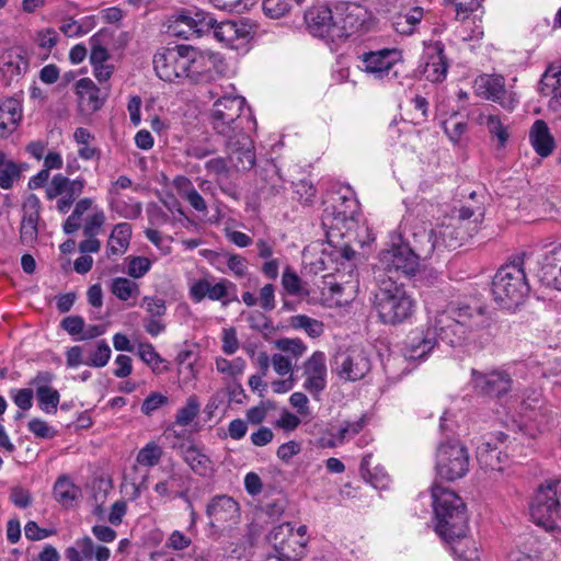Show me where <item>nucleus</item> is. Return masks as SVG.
<instances>
[{
	"instance_id": "obj_1",
	"label": "nucleus",
	"mask_w": 561,
	"mask_h": 561,
	"mask_svg": "<svg viewBox=\"0 0 561 561\" xmlns=\"http://www.w3.org/2000/svg\"><path fill=\"white\" fill-rule=\"evenodd\" d=\"M488 325L489 317L483 307L449 302L445 309L436 312L431 327L409 334L403 356L408 360L425 359L435 347L437 339L450 346H460L474 332Z\"/></svg>"
},
{
	"instance_id": "obj_2",
	"label": "nucleus",
	"mask_w": 561,
	"mask_h": 561,
	"mask_svg": "<svg viewBox=\"0 0 561 561\" xmlns=\"http://www.w3.org/2000/svg\"><path fill=\"white\" fill-rule=\"evenodd\" d=\"M376 289L373 291L371 306L379 321L396 325L411 319L416 309V301L404 285L392 276H374Z\"/></svg>"
},
{
	"instance_id": "obj_3",
	"label": "nucleus",
	"mask_w": 561,
	"mask_h": 561,
	"mask_svg": "<svg viewBox=\"0 0 561 561\" xmlns=\"http://www.w3.org/2000/svg\"><path fill=\"white\" fill-rule=\"evenodd\" d=\"M436 533L447 542L462 539L468 530V516L463 501L454 492L438 484L432 486Z\"/></svg>"
},
{
	"instance_id": "obj_4",
	"label": "nucleus",
	"mask_w": 561,
	"mask_h": 561,
	"mask_svg": "<svg viewBox=\"0 0 561 561\" xmlns=\"http://www.w3.org/2000/svg\"><path fill=\"white\" fill-rule=\"evenodd\" d=\"M523 265L524 256H516L501 266L493 277L492 294L503 308L518 306L529 291Z\"/></svg>"
},
{
	"instance_id": "obj_5",
	"label": "nucleus",
	"mask_w": 561,
	"mask_h": 561,
	"mask_svg": "<svg viewBox=\"0 0 561 561\" xmlns=\"http://www.w3.org/2000/svg\"><path fill=\"white\" fill-rule=\"evenodd\" d=\"M181 21L194 33L202 35L213 31L214 37L227 47L239 49L251 38V27L242 21L217 22L210 14L196 13L195 16H181Z\"/></svg>"
},
{
	"instance_id": "obj_6",
	"label": "nucleus",
	"mask_w": 561,
	"mask_h": 561,
	"mask_svg": "<svg viewBox=\"0 0 561 561\" xmlns=\"http://www.w3.org/2000/svg\"><path fill=\"white\" fill-rule=\"evenodd\" d=\"M398 240L399 242H396L393 239L389 248L380 251L374 276L394 278L400 274L409 277L415 275L420 266L417 254L413 251L408 237L403 240L402 234H399Z\"/></svg>"
},
{
	"instance_id": "obj_7",
	"label": "nucleus",
	"mask_w": 561,
	"mask_h": 561,
	"mask_svg": "<svg viewBox=\"0 0 561 561\" xmlns=\"http://www.w3.org/2000/svg\"><path fill=\"white\" fill-rule=\"evenodd\" d=\"M245 100L240 95H226L218 99L209 112V123L218 136L226 138L244 134L243 116Z\"/></svg>"
},
{
	"instance_id": "obj_8",
	"label": "nucleus",
	"mask_w": 561,
	"mask_h": 561,
	"mask_svg": "<svg viewBox=\"0 0 561 561\" xmlns=\"http://www.w3.org/2000/svg\"><path fill=\"white\" fill-rule=\"evenodd\" d=\"M470 466L468 448L459 440H446L437 446L435 455V471L446 481L463 478Z\"/></svg>"
},
{
	"instance_id": "obj_9",
	"label": "nucleus",
	"mask_w": 561,
	"mask_h": 561,
	"mask_svg": "<svg viewBox=\"0 0 561 561\" xmlns=\"http://www.w3.org/2000/svg\"><path fill=\"white\" fill-rule=\"evenodd\" d=\"M222 65L219 54L187 45L184 79L196 84L213 82L219 77Z\"/></svg>"
},
{
	"instance_id": "obj_10",
	"label": "nucleus",
	"mask_w": 561,
	"mask_h": 561,
	"mask_svg": "<svg viewBox=\"0 0 561 561\" xmlns=\"http://www.w3.org/2000/svg\"><path fill=\"white\" fill-rule=\"evenodd\" d=\"M276 556H270L265 561H296L306 554L307 538L294 534L291 523H283L273 528L268 535Z\"/></svg>"
},
{
	"instance_id": "obj_11",
	"label": "nucleus",
	"mask_w": 561,
	"mask_h": 561,
	"mask_svg": "<svg viewBox=\"0 0 561 561\" xmlns=\"http://www.w3.org/2000/svg\"><path fill=\"white\" fill-rule=\"evenodd\" d=\"M187 45L159 49L152 59L156 75L165 82L184 79Z\"/></svg>"
},
{
	"instance_id": "obj_12",
	"label": "nucleus",
	"mask_w": 561,
	"mask_h": 561,
	"mask_svg": "<svg viewBox=\"0 0 561 561\" xmlns=\"http://www.w3.org/2000/svg\"><path fill=\"white\" fill-rule=\"evenodd\" d=\"M463 241L462 237L453 238V229L449 226H443L438 229L426 230L421 228L412 233V241L409 240L413 251L420 259L430 256L437 247L456 248Z\"/></svg>"
},
{
	"instance_id": "obj_13",
	"label": "nucleus",
	"mask_w": 561,
	"mask_h": 561,
	"mask_svg": "<svg viewBox=\"0 0 561 561\" xmlns=\"http://www.w3.org/2000/svg\"><path fill=\"white\" fill-rule=\"evenodd\" d=\"M560 508L552 485L548 481L540 484L530 504V516L534 523L547 530H553Z\"/></svg>"
},
{
	"instance_id": "obj_14",
	"label": "nucleus",
	"mask_w": 561,
	"mask_h": 561,
	"mask_svg": "<svg viewBox=\"0 0 561 561\" xmlns=\"http://www.w3.org/2000/svg\"><path fill=\"white\" fill-rule=\"evenodd\" d=\"M478 96L500 104L503 108L513 111L518 103L516 94L505 87V78L501 75H481L473 82Z\"/></svg>"
},
{
	"instance_id": "obj_15",
	"label": "nucleus",
	"mask_w": 561,
	"mask_h": 561,
	"mask_svg": "<svg viewBox=\"0 0 561 561\" xmlns=\"http://www.w3.org/2000/svg\"><path fill=\"white\" fill-rule=\"evenodd\" d=\"M370 367L368 354L363 348L353 347L335 356L333 370L345 381H357L369 373Z\"/></svg>"
},
{
	"instance_id": "obj_16",
	"label": "nucleus",
	"mask_w": 561,
	"mask_h": 561,
	"mask_svg": "<svg viewBox=\"0 0 561 561\" xmlns=\"http://www.w3.org/2000/svg\"><path fill=\"white\" fill-rule=\"evenodd\" d=\"M471 383L473 390L482 396L497 398L507 393L512 388V378L503 369L480 371L471 369Z\"/></svg>"
},
{
	"instance_id": "obj_17",
	"label": "nucleus",
	"mask_w": 561,
	"mask_h": 561,
	"mask_svg": "<svg viewBox=\"0 0 561 561\" xmlns=\"http://www.w3.org/2000/svg\"><path fill=\"white\" fill-rule=\"evenodd\" d=\"M335 25H333V42L346 39L356 33L364 23L363 8L352 2H341L334 5Z\"/></svg>"
},
{
	"instance_id": "obj_18",
	"label": "nucleus",
	"mask_w": 561,
	"mask_h": 561,
	"mask_svg": "<svg viewBox=\"0 0 561 561\" xmlns=\"http://www.w3.org/2000/svg\"><path fill=\"white\" fill-rule=\"evenodd\" d=\"M236 285L222 278L217 283H213L207 278H199L195 280L190 287V296L195 302H201L203 299L219 300L222 306H227L230 301L237 300Z\"/></svg>"
},
{
	"instance_id": "obj_19",
	"label": "nucleus",
	"mask_w": 561,
	"mask_h": 561,
	"mask_svg": "<svg viewBox=\"0 0 561 561\" xmlns=\"http://www.w3.org/2000/svg\"><path fill=\"white\" fill-rule=\"evenodd\" d=\"M225 150L227 160L237 171H248L254 167V146L248 134H237V136L226 138Z\"/></svg>"
},
{
	"instance_id": "obj_20",
	"label": "nucleus",
	"mask_w": 561,
	"mask_h": 561,
	"mask_svg": "<svg viewBox=\"0 0 561 561\" xmlns=\"http://www.w3.org/2000/svg\"><path fill=\"white\" fill-rule=\"evenodd\" d=\"M42 204L35 194H30L22 205L20 225V241L26 247H33L38 237Z\"/></svg>"
},
{
	"instance_id": "obj_21",
	"label": "nucleus",
	"mask_w": 561,
	"mask_h": 561,
	"mask_svg": "<svg viewBox=\"0 0 561 561\" xmlns=\"http://www.w3.org/2000/svg\"><path fill=\"white\" fill-rule=\"evenodd\" d=\"M207 515L210 526L225 529L239 520V504L230 496L217 495L207 505Z\"/></svg>"
},
{
	"instance_id": "obj_22",
	"label": "nucleus",
	"mask_w": 561,
	"mask_h": 561,
	"mask_svg": "<svg viewBox=\"0 0 561 561\" xmlns=\"http://www.w3.org/2000/svg\"><path fill=\"white\" fill-rule=\"evenodd\" d=\"M307 28L316 37L333 42V25H335L334 8L318 5L305 13Z\"/></svg>"
},
{
	"instance_id": "obj_23",
	"label": "nucleus",
	"mask_w": 561,
	"mask_h": 561,
	"mask_svg": "<svg viewBox=\"0 0 561 561\" xmlns=\"http://www.w3.org/2000/svg\"><path fill=\"white\" fill-rule=\"evenodd\" d=\"M306 380L304 388L309 393L318 397L327 387L325 355L322 352H314L304 364Z\"/></svg>"
},
{
	"instance_id": "obj_24",
	"label": "nucleus",
	"mask_w": 561,
	"mask_h": 561,
	"mask_svg": "<svg viewBox=\"0 0 561 561\" xmlns=\"http://www.w3.org/2000/svg\"><path fill=\"white\" fill-rule=\"evenodd\" d=\"M397 60L398 51L396 49L369 51L362 56L359 68L377 79H382L389 76Z\"/></svg>"
},
{
	"instance_id": "obj_25",
	"label": "nucleus",
	"mask_w": 561,
	"mask_h": 561,
	"mask_svg": "<svg viewBox=\"0 0 561 561\" xmlns=\"http://www.w3.org/2000/svg\"><path fill=\"white\" fill-rule=\"evenodd\" d=\"M65 557L68 561H108L111 550L101 545H95L89 536H84L75 541L73 546L65 550Z\"/></svg>"
},
{
	"instance_id": "obj_26",
	"label": "nucleus",
	"mask_w": 561,
	"mask_h": 561,
	"mask_svg": "<svg viewBox=\"0 0 561 561\" xmlns=\"http://www.w3.org/2000/svg\"><path fill=\"white\" fill-rule=\"evenodd\" d=\"M539 91L550 96L549 108L561 115V64L548 67L541 77Z\"/></svg>"
},
{
	"instance_id": "obj_27",
	"label": "nucleus",
	"mask_w": 561,
	"mask_h": 561,
	"mask_svg": "<svg viewBox=\"0 0 561 561\" xmlns=\"http://www.w3.org/2000/svg\"><path fill=\"white\" fill-rule=\"evenodd\" d=\"M539 278L546 286L561 290V243L545 255Z\"/></svg>"
},
{
	"instance_id": "obj_28",
	"label": "nucleus",
	"mask_w": 561,
	"mask_h": 561,
	"mask_svg": "<svg viewBox=\"0 0 561 561\" xmlns=\"http://www.w3.org/2000/svg\"><path fill=\"white\" fill-rule=\"evenodd\" d=\"M477 461L484 471H502L507 462V455L491 440H483L477 447Z\"/></svg>"
},
{
	"instance_id": "obj_29",
	"label": "nucleus",
	"mask_w": 561,
	"mask_h": 561,
	"mask_svg": "<svg viewBox=\"0 0 561 561\" xmlns=\"http://www.w3.org/2000/svg\"><path fill=\"white\" fill-rule=\"evenodd\" d=\"M205 170L208 175L214 176L220 191L227 196L238 201L240 198L239 192L233 186L225 184V181L230 178L231 168L227 163V159L216 157L209 159L205 163Z\"/></svg>"
},
{
	"instance_id": "obj_30",
	"label": "nucleus",
	"mask_w": 561,
	"mask_h": 561,
	"mask_svg": "<svg viewBox=\"0 0 561 561\" xmlns=\"http://www.w3.org/2000/svg\"><path fill=\"white\" fill-rule=\"evenodd\" d=\"M98 35L90 38L92 49L90 53V62L93 67V75L100 81H107L114 71V66L108 62L110 54L107 49L98 44Z\"/></svg>"
},
{
	"instance_id": "obj_31",
	"label": "nucleus",
	"mask_w": 561,
	"mask_h": 561,
	"mask_svg": "<svg viewBox=\"0 0 561 561\" xmlns=\"http://www.w3.org/2000/svg\"><path fill=\"white\" fill-rule=\"evenodd\" d=\"M530 144L542 158L549 157L554 150V139L549 130L547 123L542 119H537L529 131Z\"/></svg>"
},
{
	"instance_id": "obj_32",
	"label": "nucleus",
	"mask_w": 561,
	"mask_h": 561,
	"mask_svg": "<svg viewBox=\"0 0 561 561\" xmlns=\"http://www.w3.org/2000/svg\"><path fill=\"white\" fill-rule=\"evenodd\" d=\"M22 118L19 100L9 98L0 103V138H5L16 128Z\"/></svg>"
},
{
	"instance_id": "obj_33",
	"label": "nucleus",
	"mask_w": 561,
	"mask_h": 561,
	"mask_svg": "<svg viewBox=\"0 0 561 561\" xmlns=\"http://www.w3.org/2000/svg\"><path fill=\"white\" fill-rule=\"evenodd\" d=\"M484 218V208L482 206H462L457 211V219L459 221L458 227L449 226L453 229V238L462 237L465 234L460 232L461 229H467L470 237L472 232L478 231L479 225Z\"/></svg>"
},
{
	"instance_id": "obj_34",
	"label": "nucleus",
	"mask_w": 561,
	"mask_h": 561,
	"mask_svg": "<svg viewBox=\"0 0 561 561\" xmlns=\"http://www.w3.org/2000/svg\"><path fill=\"white\" fill-rule=\"evenodd\" d=\"M85 185L83 179L70 180L64 174H55L46 185L45 194L48 201H53L66 194H81Z\"/></svg>"
},
{
	"instance_id": "obj_35",
	"label": "nucleus",
	"mask_w": 561,
	"mask_h": 561,
	"mask_svg": "<svg viewBox=\"0 0 561 561\" xmlns=\"http://www.w3.org/2000/svg\"><path fill=\"white\" fill-rule=\"evenodd\" d=\"M130 239L131 226L129 224L119 222L115 225L106 243V256L123 255L128 250Z\"/></svg>"
},
{
	"instance_id": "obj_36",
	"label": "nucleus",
	"mask_w": 561,
	"mask_h": 561,
	"mask_svg": "<svg viewBox=\"0 0 561 561\" xmlns=\"http://www.w3.org/2000/svg\"><path fill=\"white\" fill-rule=\"evenodd\" d=\"M434 49L435 54L430 55L423 66V76L427 81L442 82L446 78L448 66L443 45L436 43Z\"/></svg>"
},
{
	"instance_id": "obj_37",
	"label": "nucleus",
	"mask_w": 561,
	"mask_h": 561,
	"mask_svg": "<svg viewBox=\"0 0 561 561\" xmlns=\"http://www.w3.org/2000/svg\"><path fill=\"white\" fill-rule=\"evenodd\" d=\"M478 123L484 125L490 137L496 141L497 148H504L510 139L508 125L497 114H483L478 117Z\"/></svg>"
},
{
	"instance_id": "obj_38",
	"label": "nucleus",
	"mask_w": 561,
	"mask_h": 561,
	"mask_svg": "<svg viewBox=\"0 0 561 561\" xmlns=\"http://www.w3.org/2000/svg\"><path fill=\"white\" fill-rule=\"evenodd\" d=\"M154 491L160 496H171L187 500L188 480L180 472H172L168 479L154 485Z\"/></svg>"
},
{
	"instance_id": "obj_39",
	"label": "nucleus",
	"mask_w": 561,
	"mask_h": 561,
	"mask_svg": "<svg viewBox=\"0 0 561 561\" xmlns=\"http://www.w3.org/2000/svg\"><path fill=\"white\" fill-rule=\"evenodd\" d=\"M174 186L178 190L180 196L187 201L191 207L197 213L206 214L207 204L204 197L194 187L191 180L186 176H178L174 180Z\"/></svg>"
},
{
	"instance_id": "obj_40",
	"label": "nucleus",
	"mask_w": 561,
	"mask_h": 561,
	"mask_svg": "<svg viewBox=\"0 0 561 561\" xmlns=\"http://www.w3.org/2000/svg\"><path fill=\"white\" fill-rule=\"evenodd\" d=\"M181 450L184 461L195 473L199 476H207L211 471V461L209 457L196 445H182Z\"/></svg>"
},
{
	"instance_id": "obj_41",
	"label": "nucleus",
	"mask_w": 561,
	"mask_h": 561,
	"mask_svg": "<svg viewBox=\"0 0 561 561\" xmlns=\"http://www.w3.org/2000/svg\"><path fill=\"white\" fill-rule=\"evenodd\" d=\"M76 91L82 104H85L92 112L100 110L103 105V98L100 96V89L90 78H82L76 82Z\"/></svg>"
},
{
	"instance_id": "obj_42",
	"label": "nucleus",
	"mask_w": 561,
	"mask_h": 561,
	"mask_svg": "<svg viewBox=\"0 0 561 561\" xmlns=\"http://www.w3.org/2000/svg\"><path fill=\"white\" fill-rule=\"evenodd\" d=\"M21 176L22 164L9 160L7 154L0 151V187L2 190H11Z\"/></svg>"
},
{
	"instance_id": "obj_43",
	"label": "nucleus",
	"mask_w": 561,
	"mask_h": 561,
	"mask_svg": "<svg viewBox=\"0 0 561 561\" xmlns=\"http://www.w3.org/2000/svg\"><path fill=\"white\" fill-rule=\"evenodd\" d=\"M80 494V488L69 477H59L55 482L54 497L64 506L70 505Z\"/></svg>"
},
{
	"instance_id": "obj_44",
	"label": "nucleus",
	"mask_w": 561,
	"mask_h": 561,
	"mask_svg": "<svg viewBox=\"0 0 561 561\" xmlns=\"http://www.w3.org/2000/svg\"><path fill=\"white\" fill-rule=\"evenodd\" d=\"M423 18V9L415 7L405 13H399L393 18L392 25L399 34L410 35Z\"/></svg>"
},
{
	"instance_id": "obj_45",
	"label": "nucleus",
	"mask_w": 561,
	"mask_h": 561,
	"mask_svg": "<svg viewBox=\"0 0 561 561\" xmlns=\"http://www.w3.org/2000/svg\"><path fill=\"white\" fill-rule=\"evenodd\" d=\"M366 425V417L363 415L356 421L344 422L335 433H332V439L328 444L330 447L342 445L357 435Z\"/></svg>"
},
{
	"instance_id": "obj_46",
	"label": "nucleus",
	"mask_w": 561,
	"mask_h": 561,
	"mask_svg": "<svg viewBox=\"0 0 561 561\" xmlns=\"http://www.w3.org/2000/svg\"><path fill=\"white\" fill-rule=\"evenodd\" d=\"M111 291L122 301H127L139 294V286L137 283L126 278L116 277L112 280Z\"/></svg>"
},
{
	"instance_id": "obj_47",
	"label": "nucleus",
	"mask_w": 561,
	"mask_h": 561,
	"mask_svg": "<svg viewBox=\"0 0 561 561\" xmlns=\"http://www.w3.org/2000/svg\"><path fill=\"white\" fill-rule=\"evenodd\" d=\"M289 323L294 329H304L311 337H318L323 333V323L305 314L291 317Z\"/></svg>"
},
{
	"instance_id": "obj_48",
	"label": "nucleus",
	"mask_w": 561,
	"mask_h": 561,
	"mask_svg": "<svg viewBox=\"0 0 561 561\" xmlns=\"http://www.w3.org/2000/svg\"><path fill=\"white\" fill-rule=\"evenodd\" d=\"M201 404L196 396L187 398L185 405L180 408L175 414V423L180 426H187L199 413Z\"/></svg>"
},
{
	"instance_id": "obj_49",
	"label": "nucleus",
	"mask_w": 561,
	"mask_h": 561,
	"mask_svg": "<svg viewBox=\"0 0 561 561\" xmlns=\"http://www.w3.org/2000/svg\"><path fill=\"white\" fill-rule=\"evenodd\" d=\"M93 27L92 19L85 18L83 21L75 19L65 20L59 30L68 37H79L89 33Z\"/></svg>"
},
{
	"instance_id": "obj_50",
	"label": "nucleus",
	"mask_w": 561,
	"mask_h": 561,
	"mask_svg": "<svg viewBox=\"0 0 561 561\" xmlns=\"http://www.w3.org/2000/svg\"><path fill=\"white\" fill-rule=\"evenodd\" d=\"M282 286L285 291L291 296L307 295L308 291L302 287V280L298 274L287 266L282 275Z\"/></svg>"
},
{
	"instance_id": "obj_51",
	"label": "nucleus",
	"mask_w": 561,
	"mask_h": 561,
	"mask_svg": "<svg viewBox=\"0 0 561 561\" xmlns=\"http://www.w3.org/2000/svg\"><path fill=\"white\" fill-rule=\"evenodd\" d=\"M162 454V448L154 442H150L138 451L136 460L141 466L153 467L158 465Z\"/></svg>"
},
{
	"instance_id": "obj_52",
	"label": "nucleus",
	"mask_w": 561,
	"mask_h": 561,
	"mask_svg": "<svg viewBox=\"0 0 561 561\" xmlns=\"http://www.w3.org/2000/svg\"><path fill=\"white\" fill-rule=\"evenodd\" d=\"M277 350L291 355L294 358H300L307 351L306 344L300 339L282 337L274 342Z\"/></svg>"
},
{
	"instance_id": "obj_53",
	"label": "nucleus",
	"mask_w": 561,
	"mask_h": 561,
	"mask_svg": "<svg viewBox=\"0 0 561 561\" xmlns=\"http://www.w3.org/2000/svg\"><path fill=\"white\" fill-rule=\"evenodd\" d=\"M111 358V348L105 341H99L84 364L91 367H104Z\"/></svg>"
},
{
	"instance_id": "obj_54",
	"label": "nucleus",
	"mask_w": 561,
	"mask_h": 561,
	"mask_svg": "<svg viewBox=\"0 0 561 561\" xmlns=\"http://www.w3.org/2000/svg\"><path fill=\"white\" fill-rule=\"evenodd\" d=\"M336 202H340L339 204L333 206L336 215L342 220L352 219L357 209V202L352 196V193H350V195L339 194Z\"/></svg>"
},
{
	"instance_id": "obj_55",
	"label": "nucleus",
	"mask_w": 561,
	"mask_h": 561,
	"mask_svg": "<svg viewBox=\"0 0 561 561\" xmlns=\"http://www.w3.org/2000/svg\"><path fill=\"white\" fill-rule=\"evenodd\" d=\"M36 397L44 412H56L60 399L59 392L56 389H37Z\"/></svg>"
},
{
	"instance_id": "obj_56",
	"label": "nucleus",
	"mask_w": 561,
	"mask_h": 561,
	"mask_svg": "<svg viewBox=\"0 0 561 561\" xmlns=\"http://www.w3.org/2000/svg\"><path fill=\"white\" fill-rule=\"evenodd\" d=\"M295 0H263V10L265 14L273 19H278L288 13Z\"/></svg>"
},
{
	"instance_id": "obj_57",
	"label": "nucleus",
	"mask_w": 561,
	"mask_h": 561,
	"mask_svg": "<svg viewBox=\"0 0 561 561\" xmlns=\"http://www.w3.org/2000/svg\"><path fill=\"white\" fill-rule=\"evenodd\" d=\"M140 307L146 310L149 318H163L167 313L165 300L157 296H145Z\"/></svg>"
},
{
	"instance_id": "obj_58",
	"label": "nucleus",
	"mask_w": 561,
	"mask_h": 561,
	"mask_svg": "<svg viewBox=\"0 0 561 561\" xmlns=\"http://www.w3.org/2000/svg\"><path fill=\"white\" fill-rule=\"evenodd\" d=\"M245 368V362L241 357H237L232 360L218 357L216 359V369L221 374H227L231 377L239 376Z\"/></svg>"
},
{
	"instance_id": "obj_59",
	"label": "nucleus",
	"mask_w": 561,
	"mask_h": 561,
	"mask_svg": "<svg viewBox=\"0 0 561 561\" xmlns=\"http://www.w3.org/2000/svg\"><path fill=\"white\" fill-rule=\"evenodd\" d=\"M127 261V273L133 278H140L146 275L150 267L151 261L145 256H128Z\"/></svg>"
},
{
	"instance_id": "obj_60",
	"label": "nucleus",
	"mask_w": 561,
	"mask_h": 561,
	"mask_svg": "<svg viewBox=\"0 0 561 561\" xmlns=\"http://www.w3.org/2000/svg\"><path fill=\"white\" fill-rule=\"evenodd\" d=\"M139 357L149 365L153 370L159 368V365L163 363L162 357L154 350L153 345L150 343H141L138 347Z\"/></svg>"
},
{
	"instance_id": "obj_61",
	"label": "nucleus",
	"mask_w": 561,
	"mask_h": 561,
	"mask_svg": "<svg viewBox=\"0 0 561 561\" xmlns=\"http://www.w3.org/2000/svg\"><path fill=\"white\" fill-rule=\"evenodd\" d=\"M316 188L312 183L301 180L295 183V195L296 198L304 205H309L313 202L316 196Z\"/></svg>"
},
{
	"instance_id": "obj_62",
	"label": "nucleus",
	"mask_w": 561,
	"mask_h": 561,
	"mask_svg": "<svg viewBox=\"0 0 561 561\" xmlns=\"http://www.w3.org/2000/svg\"><path fill=\"white\" fill-rule=\"evenodd\" d=\"M28 431L33 433L36 437L43 439H49L55 437L57 434L56 430L48 425L47 422L41 419H32L28 422Z\"/></svg>"
},
{
	"instance_id": "obj_63",
	"label": "nucleus",
	"mask_w": 561,
	"mask_h": 561,
	"mask_svg": "<svg viewBox=\"0 0 561 561\" xmlns=\"http://www.w3.org/2000/svg\"><path fill=\"white\" fill-rule=\"evenodd\" d=\"M257 304L264 311H272L275 309V286L273 284H266L260 289Z\"/></svg>"
},
{
	"instance_id": "obj_64",
	"label": "nucleus",
	"mask_w": 561,
	"mask_h": 561,
	"mask_svg": "<svg viewBox=\"0 0 561 561\" xmlns=\"http://www.w3.org/2000/svg\"><path fill=\"white\" fill-rule=\"evenodd\" d=\"M250 328L262 333H271L274 331L273 322L261 312L251 313L248 317Z\"/></svg>"
}]
</instances>
